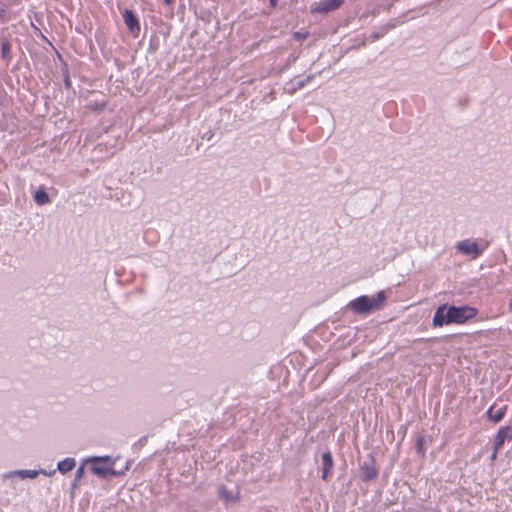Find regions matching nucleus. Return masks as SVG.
<instances>
[{
  "label": "nucleus",
  "mask_w": 512,
  "mask_h": 512,
  "mask_svg": "<svg viewBox=\"0 0 512 512\" xmlns=\"http://www.w3.org/2000/svg\"><path fill=\"white\" fill-rule=\"evenodd\" d=\"M477 315V309L464 305V306H448L447 304L440 305L433 316V326L442 327L450 324H464Z\"/></svg>",
  "instance_id": "nucleus-1"
},
{
  "label": "nucleus",
  "mask_w": 512,
  "mask_h": 512,
  "mask_svg": "<svg viewBox=\"0 0 512 512\" xmlns=\"http://www.w3.org/2000/svg\"><path fill=\"white\" fill-rule=\"evenodd\" d=\"M386 300L384 291H379L375 296H360L354 299V313L369 314L381 307Z\"/></svg>",
  "instance_id": "nucleus-2"
},
{
  "label": "nucleus",
  "mask_w": 512,
  "mask_h": 512,
  "mask_svg": "<svg viewBox=\"0 0 512 512\" xmlns=\"http://www.w3.org/2000/svg\"><path fill=\"white\" fill-rule=\"evenodd\" d=\"M92 462L94 465L91 467L93 474L107 478L109 476H118L121 473L114 470L115 460L110 456H94L85 460V463Z\"/></svg>",
  "instance_id": "nucleus-3"
},
{
  "label": "nucleus",
  "mask_w": 512,
  "mask_h": 512,
  "mask_svg": "<svg viewBox=\"0 0 512 512\" xmlns=\"http://www.w3.org/2000/svg\"><path fill=\"white\" fill-rule=\"evenodd\" d=\"M456 250L463 255L476 259L483 253L484 248L480 247L476 241L465 239L456 244Z\"/></svg>",
  "instance_id": "nucleus-4"
},
{
  "label": "nucleus",
  "mask_w": 512,
  "mask_h": 512,
  "mask_svg": "<svg viewBox=\"0 0 512 512\" xmlns=\"http://www.w3.org/2000/svg\"><path fill=\"white\" fill-rule=\"evenodd\" d=\"M55 473V471H51V472H47L46 470L44 469H40V470H28V469H24V470H14V471H10L6 474H4V478H13V477H19L21 479H35L39 474H43V475H48V476H51Z\"/></svg>",
  "instance_id": "nucleus-5"
},
{
  "label": "nucleus",
  "mask_w": 512,
  "mask_h": 512,
  "mask_svg": "<svg viewBox=\"0 0 512 512\" xmlns=\"http://www.w3.org/2000/svg\"><path fill=\"white\" fill-rule=\"evenodd\" d=\"M314 76L309 75L303 79L295 78L285 83L284 90L289 94H294L296 91L305 87Z\"/></svg>",
  "instance_id": "nucleus-6"
},
{
  "label": "nucleus",
  "mask_w": 512,
  "mask_h": 512,
  "mask_svg": "<svg viewBox=\"0 0 512 512\" xmlns=\"http://www.w3.org/2000/svg\"><path fill=\"white\" fill-rule=\"evenodd\" d=\"M333 459L330 452H324L321 456V478L327 480L332 475Z\"/></svg>",
  "instance_id": "nucleus-7"
},
{
  "label": "nucleus",
  "mask_w": 512,
  "mask_h": 512,
  "mask_svg": "<svg viewBox=\"0 0 512 512\" xmlns=\"http://www.w3.org/2000/svg\"><path fill=\"white\" fill-rule=\"evenodd\" d=\"M342 3L343 0H322L312 10L319 13H328L338 9Z\"/></svg>",
  "instance_id": "nucleus-8"
},
{
  "label": "nucleus",
  "mask_w": 512,
  "mask_h": 512,
  "mask_svg": "<svg viewBox=\"0 0 512 512\" xmlns=\"http://www.w3.org/2000/svg\"><path fill=\"white\" fill-rule=\"evenodd\" d=\"M507 411V405L497 408L496 404H493L486 411L487 418L494 422L499 423L505 416Z\"/></svg>",
  "instance_id": "nucleus-9"
},
{
  "label": "nucleus",
  "mask_w": 512,
  "mask_h": 512,
  "mask_svg": "<svg viewBox=\"0 0 512 512\" xmlns=\"http://www.w3.org/2000/svg\"><path fill=\"white\" fill-rule=\"evenodd\" d=\"M124 23L131 33L140 31V24L137 17L131 10L126 9L123 13Z\"/></svg>",
  "instance_id": "nucleus-10"
},
{
  "label": "nucleus",
  "mask_w": 512,
  "mask_h": 512,
  "mask_svg": "<svg viewBox=\"0 0 512 512\" xmlns=\"http://www.w3.org/2000/svg\"><path fill=\"white\" fill-rule=\"evenodd\" d=\"M509 432H512V427L509 426L501 427L498 430L494 438V448L496 451H499L503 447L505 441L509 439Z\"/></svg>",
  "instance_id": "nucleus-11"
},
{
  "label": "nucleus",
  "mask_w": 512,
  "mask_h": 512,
  "mask_svg": "<svg viewBox=\"0 0 512 512\" xmlns=\"http://www.w3.org/2000/svg\"><path fill=\"white\" fill-rule=\"evenodd\" d=\"M76 466V460L72 457H67L62 461H59L57 464V469L60 473L66 474L67 472L73 470Z\"/></svg>",
  "instance_id": "nucleus-12"
},
{
  "label": "nucleus",
  "mask_w": 512,
  "mask_h": 512,
  "mask_svg": "<svg viewBox=\"0 0 512 512\" xmlns=\"http://www.w3.org/2000/svg\"><path fill=\"white\" fill-rule=\"evenodd\" d=\"M33 199L35 203L39 206H43L50 203V197L43 188H40L34 193Z\"/></svg>",
  "instance_id": "nucleus-13"
},
{
  "label": "nucleus",
  "mask_w": 512,
  "mask_h": 512,
  "mask_svg": "<svg viewBox=\"0 0 512 512\" xmlns=\"http://www.w3.org/2000/svg\"><path fill=\"white\" fill-rule=\"evenodd\" d=\"M377 475L375 468L367 463L361 468V478L363 481H370Z\"/></svg>",
  "instance_id": "nucleus-14"
},
{
  "label": "nucleus",
  "mask_w": 512,
  "mask_h": 512,
  "mask_svg": "<svg viewBox=\"0 0 512 512\" xmlns=\"http://www.w3.org/2000/svg\"><path fill=\"white\" fill-rule=\"evenodd\" d=\"M219 496L221 499L225 501H234L235 497L231 491H229L226 487L221 486L219 488Z\"/></svg>",
  "instance_id": "nucleus-15"
},
{
  "label": "nucleus",
  "mask_w": 512,
  "mask_h": 512,
  "mask_svg": "<svg viewBox=\"0 0 512 512\" xmlns=\"http://www.w3.org/2000/svg\"><path fill=\"white\" fill-rule=\"evenodd\" d=\"M84 465H85V462L77 469V471L75 473V479H74V482H73V487H76L77 486V482L83 477V475L85 473Z\"/></svg>",
  "instance_id": "nucleus-16"
},
{
  "label": "nucleus",
  "mask_w": 512,
  "mask_h": 512,
  "mask_svg": "<svg viewBox=\"0 0 512 512\" xmlns=\"http://www.w3.org/2000/svg\"><path fill=\"white\" fill-rule=\"evenodd\" d=\"M416 449L419 454L424 456L425 454V448H424V438L422 436H419L416 441Z\"/></svg>",
  "instance_id": "nucleus-17"
},
{
  "label": "nucleus",
  "mask_w": 512,
  "mask_h": 512,
  "mask_svg": "<svg viewBox=\"0 0 512 512\" xmlns=\"http://www.w3.org/2000/svg\"><path fill=\"white\" fill-rule=\"evenodd\" d=\"M308 32L306 31H296L293 33V39L297 40V41H303L305 40L307 37H308Z\"/></svg>",
  "instance_id": "nucleus-18"
},
{
  "label": "nucleus",
  "mask_w": 512,
  "mask_h": 512,
  "mask_svg": "<svg viewBox=\"0 0 512 512\" xmlns=\"http://www.w3.org/2000/svg\"><path fill=\"white\" fill-rule=\"evenodd\" d=\"M10 48L7 43L2 44V55L3 57H6L9 54Z\"/></svg>",
  "instance_id": "nucleus-19"
},
{
  "label": "nucleus",
  "mask_w": 512,
  "mask_h": 512,
  "mask_svg": "<svg viewBox=\"0 0 512 512\" xmlns=\"http://www.w3.org/2000/svg\"><path fill=\"white\" fill-rule=\"evenodd\" d=\"M388 28H383L381 33H378V34H375L373 35V40H376L378 39L379 37H382L386 32H387Z\"/></svg>",
  "instance_id": "nucleus-20"
},
{
  "label": "nucleus",
  "mask_w": 512,
  "mask_h": 512,
  "mask_svg": "<svg viewBox=\"0 0 512 512\" xmlns=\"http://www.w3.org/2000/svg\"><path fill=\"white\" fill-rule=\"evenodd\" d=\"M278 3V0H269V4L271 7L275 8Z\"/></svg>",
  "instance_id": "nucleus-21"
},
{
  "label": "nucleus",
  "mask_w": 512,
  "mask_h": 512,
  "mask_svg": "<svg viewBox=\"0 0 512 512\" xmlns=\"http://www.w3.org/2000/svg\"><path fill=\"white\" fill-rule=\"evenodd\" d=\"M497 453H498V451H496V450L494 449V452H493V454H492V456H491L492 460H494V459L496 458Z\"/></svg>",
  "instance_id": "nucleus-22"
},
{
  "label": "nucleus",
  "mask_w": 512,
  "mask_h": 512,
  "mask_svg": "<svg viewBox=\"0 0 512 512\" xmlns=\"http://www.w3.org/2000/svg\"><path fill=\"white\" fill-rule=\"evenodd\" d=\"M165 4H171L172 3V0H164Z\"/></svg>",
  "instance_id": "nucleus-23"
},
{
  "label": "nucleus",
  "mask_w": 512,
  "mask_h": 512,
  "mask_svg": "<svg viewBox=\"0 0 512 512\" xmlns=\"http://www.w3.org/2000/svg\"><path fill=\"white\" fill-rule=\"evenodd\" d=\"M509 310L512 312V299H511V301L509 303Z\"/></svg>",
  "instance_id": "nucleus-24"
},
{
  "label": "nucleus",
  "mask_w": 512,
  "mask_h": 512,
  "mask_svg": "<svg viewBox=\"0 0 512 512\" xmlns=\"http://www.w3.org/2000/svg\"><path fill=\"white\" fill-rule=\"evenodd\" d=\"M509 439H512V432H509Z\"/></svg>",
  "instance_id": "nucleus-25"
}]
</instances>
